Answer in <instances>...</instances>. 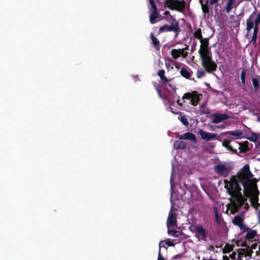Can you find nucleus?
I'll list each match as a JSON object with an SVG mask.
<instances>
[{
	"mask_svg": "<svg viewBox=\"0 0 260 260\" xmlns=\"http://www.w3.org/2000/svg\"><path fill=\"white\" fill-rule=\"evenodd\" d=\"M235 189L237 188L235 191H233V186L232 185L229 190H228V194L233 199L235 202L233 205L235 206L236 211H237L239 208L243 206L245 202L247 201L246 198H244L241 192V188L240 186L235 185Z\"/></svg>",
	"mask_w": 260,
	"mask_h": 260,
	"instance_id": "f257e3e1",
	"label": "nucleus"
},
{
	"mask_svg": "<svg viewBox=\"0 0 260 260\" xmlns=\"http://www.w3.org/2000/svg\"><path fill=\"white\" fill-rule=\"evenodd\" d=\"M201 64L205 71L208 73H211L217 70V65L213 60L212 54L200 56Z\"/></svg>",
	"mask_w": 260,
	"mask_h": 260,
	"instance_id": "f03ea898",
	"label": "nucleus"
},
{
	"mask_svg": "<svg viewBox=\"0 0 260 260\" xmlns=\"http://www.w3.org/2000/svg\"><path fill=\"white\" fill-rule=\"evenodd\" d=\"M253 176L252 173L250 170L248 164L245 165L239 171L237 177L240 182L242 184L244 188L249 185V179Z\"/></svg>",
	"mask_w": 260,
	"mask_h": 260,
	"instance_id": "7ed1b4c3",
	"label": "nucleus"
},
{
	"mask_svg": "<svg viewBox=\"0 0 260 260\" xmlns=\"http://www.w3.org/2000/svg\"><path fill=\"white\" fill-rule=\"evenodd\" d=\"M195 231V237L199 242L207 243L208 239L211 240L212 239L211 233L206 229L204 225L198 224V228Z\"/></svg>",
	"mask_w": 260,
	"mask_h": 260,
	"instance_id": "20e7f679",
	"label": "nucleus"
},
{
	"mask_svg": "<svg viewBox=\"0 0 260 260\" xmlns=\"http://www.w3.org/2000/svg\"><path fill=\"white\" fill-rule=\"evenodd\" d=\"M169 21L170 22L171 25L165 24L160 27L159 28V34L167 31H174L176 35L177 36L180 31L179 22L172 15L170 16Z\"/></svg>",
	"mask_w": 260,
	"mask_h": 260,
	"instance_id": "39448f33",
	"label": "nucleus"
},
{
	"mask_svg": "<svg viewBox=\"0 0 260 260\" xmlns=\"http://www.w3.org/2000/svg\"><path fill=\"white\" fill-rule=\"evenodd\" d=\"M165 3L170 10L179 12H183L186 6V3L183 0H166Z\"/></svg>",
	"mask_w": 260,
	"mask_h": 260,
	"instance_id": "423d86ee",
	"label": "nucleus"
},
{
	"mask_svg": "<svg viewBox=\"0 0 260 260\" xmlns=\"http://www.w3.org/2000/svg\"><path fill=\"white\" fill-rule=\"evenodd\" d=\"M201 96H202V94L199 93L198 91L195 90L184 93L182 96V99L189 100L190 104L195 106L198 104Z\"/></svg>",
	"mask_w": 260,
	"mask_h": 260,
	"instance_id": "0eeeda50",
	"label": "nucleus"
},
{
	"mask_svg": "<svg viewBox=\"0 0 260 260\" xmlns=\"http://www.w3.org/2000/svg\"><path fill=\"white\" fill-rule=\"evenodd\" d=\"M232 169V168L231 167H226L222 164L216 165L214 168V171L216 174L223 177H226L230 173Z\"/></svg>",
	"mask_w": 260,
	"mask_h": 260,
	"instance_id": "6e6552de",
	"label": "nucleus"
},
{
	"mask_svg": "<svg viewBox=\"0 0 260 260\" xmlns=\"http://www.w3.org/2000/svg\"><path fill=\"white\" fill-rule=\"evenodd\" d=\"M201 43L200 48L198 51L199 55H204L212 54L211 51L209 49V39L208 38H204L200 40Z\"/></svg>",
	"mask_w": 260,
	"mask_h": 260,
	"instance_id": "1a4fd4ad",
	"label": "nucleus"
},
{
	"mask_svg": "<svg viewBox=\"0 0 260 260\" xmlns=\"http://www.w3.org/2000/svg\"><path fill=\"white\" fill-rule=\"evenodd\" d=\"M188 46H187L185 48L182 49H173L171 51V55L174 59H177L180 56L185 58L188 55V53L185 51L188 49Z\"/></svg>",
	"mask_w": 260,
	"mask_h": 260,
	"instance_id": "9d476101",
	"label": "nucleus"
},
{
	"mask_svg": "<svg viewBox=\"0 0 260 260\" xmlns=\"http://www.w3.org/2000/svg\"><path fill=\"white\" fill-rule=\"evenodd\" d=\"M224 183L225 184V188L226 189L227 192L228 193V190H229L232 186V185L233 186V188H235L234 187L235 184V185L240 186V184H239V182L238 180V179L237 178L236 176H232V177L230 178V180L228 181L227 179L224 180ZM233 191H235L237 189V188H233Z\"/></svg>",
	"mask_w": 260,
	"mask_h": 260,
	"instance_id": "9b49d317",
	"label": "nucleus"
},
{
	"mask_svg": "<svg viewBox=\"0 0 260 260\" xmlns=\"http://www.w3.org/2000/svg\"><path fill=\"white\" fill-rule=\"evenodd\" d=\"M199 133L201 139L207 141H210L213 139H218V136L216 134L208 133L203 129H200Z\"/></svg>",
	"mask_w": 260,
	"mask_h": 260,
	"instance_id": "f8f14e48",
	"label": "nucleus"
},
{
	"mask_svg": "<svg viewBox=\"0 0 260 260\" xmlns=\"http://www.w3.org/2000/svg\"><path fill=\"white\" fill-rule=\"evenodd\" d=\"M178 137L180 140H188L193 142H197L196 136L190 132H187L182 135H178Z\"/></svg>",
	"mask_w": 260,
	"mask_h": 260,
	"instance_id": "ddd939ff",
	"label": "nucleus"
},
{
	"mask_svg": "<svg viewBox=\"0 0 260 260\" xmlns=\"http://www.w3.org/2000/svg\"><path fill=\"white\" fill-rule=\"evenodd\" d=\"M212 119V123H219L226 119L230 118V117L226 114H214Z\"/></svg>",
	"mask_w": 260,
	"mask_h": 260,
	"instance_id": "4468645a",
	"label": "nucleus"
},
{
	"mask_svg": "<svg viewBox=\"0 0 260 260\" xmlns=\"http://www.w3.org/2000/svg\"><path fill=\"white\" fill-rule=\"evenodd\" d=\"M234 146L235 147L239 146V149L241 150L240 152L242 153L247 152L249 150V142L248 141H245L242 144L235 141L234 142Z\"/></svg>",
	"mask_w": 260,
	"mask_h": 260,
	"instance_id": "2eb2a0df",
	"label": "nucleus"
},
{
	"mask_svg": "<svg viewBox=\"0 0 260 260\" xmlns=\"http://www.w3.org/2000/svg\"><path fill=\"white\" fill-rule=\"evenodd\" d=\"M177 220L175 217V215L173 213L172 211L171 210L169 214L167 219V224L168 228H170V226H175L176 225Z\"/></svg>",
	"mask_w": 260,
	"mask_h": 260,
	"instance_id": "dca6fc26",
	"label": "nucleus"
},
{
	"mask_svg": "<svg viewBox=\"0 0 260 260\" xmlns=\"http://www.w3.org/2000/svg\"><path fill=\"white\" fill-rule=\"evenodd\" d=\"M180 73L184 78L189 79L193 72L188 67H186V68H182L180 70Z\"/></svg>",
	"mask_w": 260,
	"mask_h": 260,
	"instance_id": "f3484780",
	"label": "nucleus"
},
{
	"mask_svg": "<svg viewBox=\"0 0 260 260\" xmlns=\"http://www.w3.org/2000/svg\"><path fill=\"white\" fill-rule=\"evenodd\" d=\"M160 16L159 13L157 12V10L156 9H153L150 14V22L151 24H154L156 22V21L155 20L157 18H158Z\"/></svg>",
	"mask_w": 260,
	"mask_h": 260,
	"instance_id": "a211bd4d",
	"label": "nucleus"
},
{
	"mask_svg": "<svg viewBox=\"0 0 260 260\" xmlns=\"http://www.w3.org/2000/svg\"><path fill=\"white\" fill-rule=\"evenodd\" d=\"M150 38L152 40V44L156 51H159L161 47L159 41L154 36L152 33L150 34Z\"/></svg>",
	"mask_w": 260,
	"mask_h": 260,
	"instance_id": "6ab92c4d",
	"label": "nucleus"
},
{
	"mask_svg": "<svg viewBox=\"0 0 260 260\" xmlns=\"http://www.w3.org/2000/svg\"><path fill=\"white\" fill-rule=\"evenodd\" d=\"M199 2L202 6V9L203 11V13L204 14H209V7L208 6V5H209L208 0H206L205 4L203 3V0H199Z\"/></svg>",
	"mask_w": 260,
	"mask_h": 260,
	"instance_id": "aec40b11",
	"label": "nucleus"
},
{
	"mask_svg": "<svg viewBox=\"0 0 260 260\" xmlns=\"http://www.w3.org/2000/svg\"><path fill=\"white\" fill-rule=\"evenodd\" d=\"M186 143L182 141H175L174 143V146L177 149H183L186 148Z\"/></svg>",
	"mask_w": 260,
	"mask_h": 260,
	"instance_id": "412c9836",
	"label": "nucleus"
},
{
	"mask_svg": "<svg viewBox=\"0 0 260 260\" xmlns=\"http://www.w3.org/2000/svg\"><path fill=\"white\" fill-rule=\"evenodd\" d=\"M241 252H239V257H240L241 255H244L245 256H250L253 252L251 249L249 248H242L241 249Z\"/></svg>",
	"mask_w": 260,
	"mask_h": 260,
	"instance_id": "4be33fe9",
	"label": "nucleus"
},
{
	"mask_svg": "<svg viewBox=\"0 0 260 260\" xmlns=\"http://www.w3.org/2000/svg\"><path fill=\"white\" fill-rule=\"evenodd\" d=\"M257 235V231L254 230H250L247 231V233L245 236V239L246 240H251L254 238Z\"/></svg>",
	"mask_w": 260,
	"mask_h": 260,
	"instance_id": "5701e85b",
	"label": "nucleus"
},
{
	"mask_svg": "<svg viewBox=\"0 0 260 260\" xmlns=\"http://www.w3.org/2000/svg\"><path fill=\"white\" fill-rule=\"evenodd\" d=\"M165 71L164 70H160L158 72L157 75L160 77L162 82L166 84L169 81L165 75Z\"/></svg>",
	"mask_w": 260,
	"mask_h": 260,
	"instance_id": "b1692460",
	"label": "nucleus"
},
{
	"mask_svg": "<svg viewBox=\"0 0 260 260\" xmlns=\"http://www.w3.org/2000/svg\"><path fill=\"white\" fill-rule=\"evenodd\" d=\"M247 139L250 141L256 142L259 139V134L258 133L251 132L250 136L247 137Z\"/></svg>",
	"mask_w": 260,
	"mask_h": 260,
	"instance_id": "393cba45",
	"label": "nucleus"
},
{
	"mask_svg": "<svg viewBox=\"0 0 260 260\" xmlns=\"http://www.w3.org/2000/svg\"><path fill=\"white\" fill-rule=\"evenodd\" d=\"M236 0H229L228 2V4L226 6V12L227 13H229L232 8H233V5L235 3Z\"/></svg>",
	"mask_w": 260,
	"mask_h": 260,
	"instance_id": "a878e982",
	"label": "nucleus"
},
{
	"mask_svg": "<svg viewBox=\"0 0 260 260\" xmlns=\"http://www.w3.org/2000/svg\"><path fill=\"white\" fill-rule=\"evenodd\" d=\"M223 135H230L234 136L241 137L242 135V133L240 131H228L222 133Z\"/></svg>",
	"mask_w": 260,
	"mask_h": 260,
	"instance_id": "bb28decb",
	"label": "nucleus"
},
{
	"mask_svg": "<svg viewBox=\"0 0 260 260\" xmlns=\"http://www.w3.org/2000/svg\"><path fill=\"white\" fill-rule=\"evenodd\" d=\"M243 220V219L240 216L237 215L235 217L234 219L233 220V223L234 224L239 226L241 223H242V221Z\"/></svg>",
	"mask_w": 260,
	"mask_h": 260,
	"instance_id": "cd10ccee",
	"label": "nucleus"
},
{
	"mask_svg": "<svg viewBox=\"0 0 260 260\" xmlns=\"http://www.w3.org/2000/svg\"><path fill=\"white\" fill-rule=\"evenodd\" d=\"M194 37L200 41L203 39V36L202 34V30L200 28H199L193 34Z\"/></svg>",
	"mask_w": 260,
	"mask_h": 260,
	"instance_id": "c85d7f7f",
	"label": "nucleus"
},
{
	"mask_svg": "<svg viewBox=\"0 0 260 260\" xmlns=\"http://www.w3.org/2000/svg\"><path fill=\"white\" fill-rule=\"evenodd\" d=\"M258 197H252L250 199V202L252 206L255 207V204H256L258 206H260V204L258 203Z\"/></svg>",
	"mask_w": 260,
	"mask_h": 260,
	"instance_id": "c756f323",
	"label": "nucleus"
},
{
	"mask_svg": "<svg viewBox=\"0 0 260 260\" xmlns=\"http://www.w3.org/2000/svg\"><path fill=\"white\" fill-rule=\"evenodd\" d=\"M168 234L171 235L174 237H179L181 235V233L180 231L175 230H169Z\"/></svg>",
	"mask_w": 260,
	"mask_h": 260,
	"instance_id": "7c9ffc66",
	"label": "nucleus"
},
{
	"mask_svg": "<svg viewBox=\"0 0 260 260\" xmlns=\"http://www.w3.org/2000/svg\"><path fill=\"white\" fill-rule=\"evenodd\" d=\"M251 81L255 91H257L259 88V81L256 78H252Z\"/></svg>",
	"mask_w": 260,
	"mask_h": 260,
	"instance_id": "2f4dec72",
	"label": "nucleus"
},
{
	"mask_svg": "<svg viewBox=\"0 0 260 260\" xmlns=\"http://www.w3.org/2000/svg\"><path fill=\"white\" fill-rule=\"evenodd\" d=\"M178 119L184 125L187 126L189 124L188 120L185 116L180 115L179 116Z\"/></svg>",
	"mask_w": 260,
	"mask_h": 260,
	"instance_id": "473e14b6",
	"label": "nucleus"
},
{
	"mask_svg": "<svg viewBox=\"0 0 260 260\" xmlns=\"http://www.w3.org/2000/svg\"><path fill=\"white\" fill-rule=\"evenodd\" d=\"M241 230L243 231V232H247L249 230L250 228L244 223H241L238 226Z\"/></svg>",
	"mask_w": 260,
	"mask_h": 260,
	"instance_id": "72a5a7b5",
	"label": "nucleus"
},
{
	"mask_svg": "<svg viewBox=\"0 0 260 260\" xmlns=\"http://www.w3.org/2000/svg\"><path fill=\"white\" fill-rule=\"evenodd\" d=\"M205 75V72L203 70H198L197 72V76L199 79L203 78Z\"/></svg>",
	"mask_w": 260,
	"mask_h": 260,
	"instance_id": "f704fd0d",
	"label": "nucleus"
},
{
	"mask_svg": "<svg viewBox=\"0 0 260 260\" xmlns=\"http://www.w3.org/2000/svg\"><path fill=\"white\" fill-rule=\"evenodd\" d=\"M245 77H246V73L244 70H243L241 74V80L243 84H245Z\"/></svg>",
	"mask_w": 260,
	"mask_h": 260,
	"instance_id": "c9c22d12",
	"label": "nucleus"
},
{
	"mask_svg": "<svg viewBox=\"0 0 260 260\" xmlns=\"http://www.w3.org/2000/svg\"><path fill=\"white\" fill-rule=\"evenodd\" d=\"M198 228V224H191L189 226V230L195 235V230Z\"/></svg>",
	"mask_w": 260,
	"mask_h": 260,
	"instance_id": "e433bc0d",
	"label": "nucleus"
},
{
	"mask_svg": "<svg viewBox=\"0 0 260 260\" xmlns=\"http://www.w3.org/2000/svg\"><path fill=\"white\" fill-rule=\"evenodd\" d=\"M226 149L232 152L233 153L238 154L237 150L236 149H234L233 146H231V145H229Z\"/></svg>",
	"mask_w": 260,
	"mask_h": 260,
	"instance_id": "4c0bfd02",
	"label": "nucleus"
},
{
	"mask_svg": "<svg viewBox=\"0 0 260 260\" xmlns=\"http://www.w3.org/2000/svg\"><path fill=\"white\" fill-rule=\"evenodd\" d=\"M231 140L225 139L223 141L222 145L224 147L226 148L228 146L230 145V143H231Z\"/></svg>",
	"mask_w": 260,
	"mask_h": 260,
	"instance_id": "58836bf2",
	"label": "nucleus"
},
{
	"mask_svg": "<svg viewBox=\"0 0 260 260\" xmlns=\"http://www.w3.org/2000/svg\"><path fill=\"white\" fill-rule=\"evenodd\" d=\"M247 109L249 111V112L251 114H252L254 116H258V113L256 112L255 110L253 109L251 107H249L247 108Z\"/></svg>",
	"mask_w": 260,
	"mask_h": 260,
	"instance_id": "ea45409f",
	"label": "nucleus"
},
{
	"mask_svg": "<svg viewBox=\"0 0 260 260\" xmlns=\"http://www.w3.org/2000/svg\"><path fill=\"white\" fill-rule=\"evenodd\" d=\"M159 245H160V243H159ZM160 249H161V247H160V245H159V252H158V254L157 260H165L164 257L162 256V255H161V254L160 253Z\"/></svg>",
	"mask_w": 260,
	"mask_h": 260,
	"instance_id": "a19ab883",
	"label": "nucleus"
},
{
	"mask_svg": "<svg viewBox=\"0 0 260 260\" xmlns=\"http://www.w3.org/2000/svg\"><path fill=\"white\" fill-rule=\"evenodd\" d=\"M150 4L152 7V8L153 9H156L157 7L156 6L155 4V2L154 0H149Z\"/></svg>",
	"mask_w": 260,
	"mask_h": 260,
	"instance_id": "79ce46f5",
	"label": "nucleus"
},
{
	"mask_svg": "<svg viewBox=\"0 0 260 260\" xmlns=\"http://www.w3.org/2000/svg\"><path fill=\"white\" fill-rule=\"evenodd\" d=\"M241 246L242 247H246V248H250L249 246L248 245V244L247 243V242L246 241L243 242L241 244Z\"/></svg>",
	"mask_w": 260,
	"mask_h": 260,
	"instance_id": "37998d69",
	"label": "nucleus"
},
{
	"mask_svg": "<svg viewBox=\"0 0 260 260\" xmlns=\"http://www.w3.org/2000/svg\"><path fill=\"white\" fill-rule=\"evenodd\" d=\"M166 245L168 246H174V243L171 241H167L166 243Z\"/></svg>",
	"mask_w": 260,
	"mask_h": 260,
	"instance_id": "c03bdc74",
	"label": "nucleus"
},
{
	"mask_svg": "<svg viewBox=\"0 0 260 260\" xmlns=\"http://www.w3.org/2000/svg\"><path fill=\"white\" fill-rule=\"evenodd\" d=\"M215 216L216 221L218 223H219V216H218L217 211L215 212Z\"/></svg>",
	"mask_w": 260,
	"mask_h": 260,
	"instance_id": "a18cd8bd",
	"label": "nucleus"
},
{
	"mask_svg": "<svg viewBox=\"0 0 260 260\" xmlns=\"http://www.w3.org/2000/svg\"><path fill=\"white\" fill-rule=\"evenodd\" d=\"M157 91L158 92V94L159 95V96L161 97V98H162V94H161V88L158 86L157 88Z\"/></svg>",
	"mask_w": 260,
	"mask_h": 260,
	"instance_id": "49530a36",
	"label": "nucleus"
},
{
	"mask_svg": "<svg viewBox=\"0 0 260 260\" xmlns=\"http://www.w3.org/2000/svg\"><path fill=\"white\" fill-rule=\"evenodd\" d=\"M219 0H211L210 2V5H213L214 4H216Z\"/></svg>",
	"mask_w": 260,
	"mask_h": 260,
	"instance_id": "de8ad7c7",
	"label": "nucleus"
},
{
	"mask_svg": "<svg viewBox=\"0 0 260 260\" xmlns=\"http://www.w3.org/2000/svg\"><path fill=\"white\" fill-rule=\"evenodd\" d=\"M235 255H236V252H233L232 254H231L230 255V257L232 258V259H235Z\"/></svg>",
	"mask_w": 260,
	"mask_h": 260,
	"instance_id": "09e8293b",
	"label": "nucleus"
},
{
	"mask_svg": "<svg viewBox=\"0 0 260 260\" xmlns=\"http://www.w3.org/2000/svg\"><path fill=\"white\" fill-rule=\"evenodd\" d=\"M223 260H230V259H229V257H228V256H226V255H224V256H223Z\"/></svg>",
	"mask_w": 260,
	"mask_h": 260,
	"instance_id": "8fccbe9b",
	"label": "nucleus"
},
{
	"mask_svg": "<svg viewBox=\"0 0 260 260\" xmlns=\"http://www.w3.org/2000/svg\"><path fill=\"white\" fill-rule=\"evenodd\" d=\"M166 66L167 68L168 69L170 66V64L169 63L166 62Z\"/></svg>",
	"mask_w": 260,
	"mask_h": 260,
	"instance_id": "3c124183",
	"label": "nucleus"
},
{
	"mask_svg": "<svg viewBox=\"0 0 260 260\" xmlns=\"http://www.w3.org/2000/svg\"><path fill=\"white\" fill-rule=\"evenodd\" d=\"M177 103L178 104L179 106H182V104L180 102V100H178Z\"/></svg>",
	"mask_w": 260,
	"mask_h": 260,
	"instance_id": "603ef678",
	"label": "nucleus"
},
{
	"mask_svg": "<svg viewBox=\"0 0 260 260\" xmlns=\"http://www.w3.org/2000/svg\"><path fill=\"white\" fill-rule=\"evenodd\" d=\"M258 217L259 223H260V209H259V211L258 212Z\"/></svg>",
	"mask_w": 260,
	"mask_h": 260,
	"instance_id": "864d4df0",
	"label": "nucleus"
},
{
	"mask_svg": "<svg viewBox=\"0 0 260 260\" xmlns=\"http://www.w3.org/2000/svg\"><path fill=\"white\" fill-rule=\"evenodd\" d=\"M170 14V12H169V11H166V12L164 13V14H165V15H168V14Z\"/></svg>",
	"mask_w": 260,
	"mask_h": 260,
	"instance_id": "5fc2aeb1",
	"label": "nucleus"
},
{
	"mask_svg": "<svg viewBox=\"0 0 260 260\" xmlns=\"http://www.w3.org/2000/svg\"><path fill=\"white\" fill-rule=\"evenodd\" d=\"M257 117V121H260V116L258 115V116H256Z\"/></svg>",
	"mask_w": 260,
	"mask_h": 260,
	"instance_id": "6e6d98bb",
	"label": "nucleus"
},
{
	"mask_svg": "<svg viewBox=\"0 0 260 260\" xmlns=\"http://www.w3.org/2000/svg\"><path fill=\"white\" fill-rule=\"evenodd\" d=\"M171 112H172L173 113H174V114H178V112H174V111H173L172 108H171Z\"/></svg>",
	"mask_w": 260,
	"mask_h": 260,
	"instance_id": "4d7b16f0",
	"label": "nucleus"
},
{
	"mask_svg": "<svg viewBox=\"0 0 260 260\" xmlns=\"http://www.w3.org/2000/svg\"><path fill=\"white\" fill-rule=\"evenodd\" d=\"M219 127H221V128H224V126L223 125H220V126H219Z\"/></svg>",
	"mask_w": 260,
	"mask_h": 260,
	"instance_id": "13d9d810",
	"label": "nucleus"
},
{
	"mask_svg": "<svg viewBox=\"0 0 260 260\" xmlns=\"http://www.w3.org/2000/svg\"><path fill=\"white\" fill-rule=\"evenodd\" d=\"M233 250V248H230L228 251V252H230L232 250Z\"/></svg>",
	"mask_w": 260,
	"mask_h": 260,
	"instance_id": "bf43d9fd",
	"label": "nucleus"
},
{
	"mask_svg": "<svg viewBox=\"0 0 260 260\" xmlns=\"http://www.w3.org/2000/svg\"><path fill=\"white\" fill-rule=\"evenodd\" d=\"M202 260H215V259H205V258H204V259H203Z\"/></svg>",
	"mask_w": 260,
	"mask_h": 260,
	"instance_id": "052dcab7",
	"label": "nucleus"
},
{
	"mask_svg": "<svg viewBox=\"0 0 260 260\" xmlns=\"http://www.w3.org/2000/svg\"><path fill=\"white\" fill-rule=\"evenodd\" d=\"M252 248H255V246H254V245H253L252 246Z\"/></svg>",
	"mask_w": 260,
	"mask_h": 260,
	"instance_id": "680f3d73",
	"label": "nucleus"
},
{
	"mask_svg": "<svg viewBox=\"0 0 260 260\" xmlns=\"http://www.w3.org/2000/svg\"><path fill=\"white\" fill-rule=\"evenodd\" d=\"M223 253H226V252H225V251H224V250H223Z\"/></svg>",
	"mask_w": 260,
	"mask_h": 260,
	"instance_id": "e2e57ef3",
	"label": "nucleus"
},
{
	"mask_svg": "<svg viewBox=\"0 0 260 260\" xmlns=\"http://www.w3.org/2000/svg\"><path fill=\"white\" fill-rule=\"evenodd\" d=\"M201 107H203V105H201Z\"/></svg>",
	"mask_w": 260,
	"mask_h": 260,
	"instance_id": "0e129e2a",
	"label": "nucleus"
},
{
	"mask_svg": "<svg viewBox=\"0 0 260 260\" xmlns=\"http://www.w3.org/2000/svg\"><path fill=\"white\" fill-rule=\"evenodd\" d=\"M176 68L179 69V68L178 67L176 66Z\"/></svg>",
	"mask_w": 260,
	"mask_h": 260,
	"instance_id": "69168bd1",
	"label": "nucleus"
},
{
	"mask_svg": "<svg viewBox=\"0 0 260 260\" xmlns=\"http://www.w3.org/2000/svg\"><path fill=\"white\" fill-rule=\"evenodd\" d=\"M246 206H248V204H246Z\"/></svg>",
	"mask_w": 260,
	"mask_h": 260,
	"instance_id": "338daca9",
	"label": "nucleus"
}]
</instances>
